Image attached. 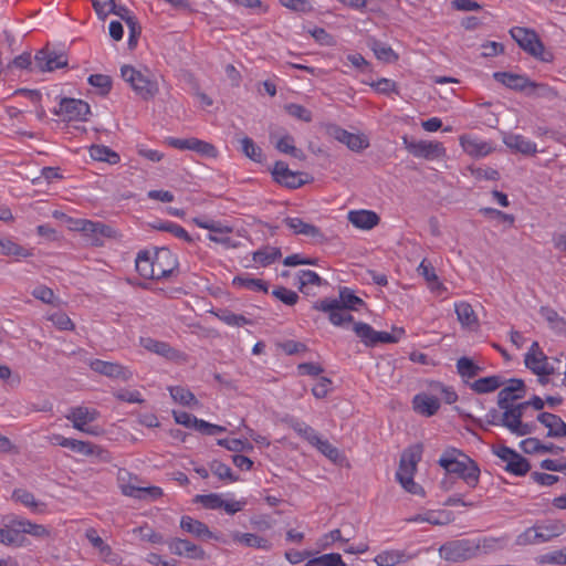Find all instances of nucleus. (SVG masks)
I'll use <instances>...</instances> for the list:
<instances>
[{
    "label": "nucleus",
    "mask_w": 566,
    "mask_h": 566,
    "mask_svg": "<svg viewBox=\"0 0 566 566\" xmlns=\"http://www.w3.org/2000/svg\"><path fill=\"white\" fill-rule=\"evenodd\" d=\"M447 473L455 474L462 479L470 488H475L480 479V468L475 461L458 449L446 450L439 461Z\"/></svg>",
    "instance_id": "obj_1"
},
{
    "label": "nucleus",
    "mask_w": 566,
    "mask_h": 566,
    "mask_svg": "<svg viewBox=\"0 0 566 566\" xmlns=\"http://www.w3.org/2000/svg\"><path fill=\"white\" fill-rule=\"evenodd\" d=\"M421 444H415L406 449L401 454L399 468L396 472V479L407 492L424 496L423 488L413 480V475L417 471V464L421 460Z\"/></svg>",
    "instance_id": "obj_2"
},
{
    "label": "nucleus",
    "mask_w": 566,
    "mask_h": 566,
    "mask_svg": "<svg viewBox=\"0 0 566 566\" xmlns=\"http://www.w3.org/2000/svg\"><path fill=\"white\" fill-rule=\"evenodd\" d=\"M120 75L130 85L132 90L145 101L154 98L159 92L158 83L148 70L143 73L132 65H123Z\"/></svg>",
    "instance_id": "obj_3"
},
{
    "label": "nucleus",
    "mask_w": 566,
    "mask_h": 566,
    "mask_svg": "<svg viewBox=\"0 0 566 566\" xmlns=\"http://www.w3.org/2000/svg\"><path fill=\"white\" fill-rule=\"evenodd\" d=\"M510 34L518 46L531 56L547 63L554 60L553 53L545 50L544 43L534 30L514 27L510 30Z\"/></svg>",
    "instance_id": "obj_4"
},
{
    "label": "nucleus",
    "mask_w": 566,
    "mask_h": 566,
    "mask_svg": "<svg viewBox=\"0 0 566 566\" xmlns=\"http://www.w3.org/2000/svg\"><path fill=\"white\" fill-rule=\"evenodd\" d=\"M478 547L473 538L452 539L439 547V555L447 562L463 563L478 557Z\"/></svg>",
    "instance_id": "obj_5"
},
{
    "label": "nucleus",
    "mask_w": 566,
    "mask_h": 566,
    "mask_svg": "<svg viewBox=\"0 0 566 566\" xmlns=\"http://www.w3.org/2000/svg\"><path fill=\"white\" fill-rule=\"evenodd\" d=\"M526 408H528V406L526 405V401H523L518 403L512 402L501 409L504 410L503 420H506L505 428L517 437L528 436L537 428L535 422L522 421Z\"/></svg>",
    "instance_id": "obj_6"
},
{
    "label": "nucleus",
    "mask_w": 566,
    "mask_h": 566,
    "mask_svg": "<svg viewBox=\"0 0 566 566\" xmlns=\"http://www.w3.org/2000/svg\"><path fill=\"white\" fill-rule=\"evenodd\" d=\"M273 180L289 189H297L308 182V175L302 171H292L287 164L277 160L271 169Z\"/></svg>",
    "instance_id": "obj_7"
},
{
    "label": "nucleus",
    "mask_w": 566,
    "mask_h": 566,
    "mask_svg": "<svg viewBox=\"0 0 566 566\" xmlns=\"http://www.w3.org/2000/svg\"><path fill=\"white\" fill-rule=\"evenodd\" d=\"M67 64L69 59L64 52H56L48 45L39 50L34 55V67L39 72H53L57 69L66 67Z\"/></svg>",
    "instance_id": "obj_8"
},
{
    "label": "nucleus",
    "mask_w": 566,
    "mask_h": 566,
    "mask_svg": "<svg viewBox=\"0 0 566 566\" xmlns=\"http://www.w3.org/2000/svg\"><path fill=\"white\" fill-rule=\"evenodd\" d=\"M85 538L96 551L98 558L112 566H119L123 563V558L119 553L115 552L97 533L94 527H90L85 531Z\"/></svg>",
    "instance_id": "obj_9"
},
{
    "label": "nucleus",
    "mask_w": 566,
    "mask_h": 566,
    "mask_svg": "<svg viewBox=\"0 0 566 566\" xmlns=\"http://www.w3.org/2000/svg\"><path fill=\"white\" fill-rule=\"evenodd\" d=\"M406 149L418 158L436 159L444 156L446 149L442 143L427 140H409L407 136L402 137Z\"/></svg>",
    "instance_id": "obj_10"
},
{
    "label": "nucleus",
    "mask_w": 566,
    "mask_h": 566,
    "mask_svg": "<svg viewBox=\"0 0 566 566\" xmlns=\"http://www.w3.org/2000/svg\"><path fill=\"white\" fill-rule=\"evenodd\" d=\"M90 113L91 108L86 102L67 97L61 99L60 107L55 111L56 115L62 116L67 122L86 120Z\"/></svg>",
    "instance_id": "obj_11"
},
{
    "label": "nucleus",
    "mask_w": 566,
    "mask_h": 566,
    "mask_svg": "<svg viewBox=\"0 0 566 566\" xmlns=\"http://www.w3.org/2000/svg\"><path fill=\"white\" fill-rule=\"evenodd\" d=\"M315 311L324 312L328 314L329 322L335 326H343L345 323L354 322V317L350 314L345 313L336 298L325 297L323 300L313 303Z\"/></svg>",
    "instance_id": "obj_12"
},
{
    "label": "nucleus",
    "mask_w": 566,
    "mask_h": 566,
    "mask_svg": "<svg viewBox=\"0 0 566 566\" xmlns=\"http://www.w3.org/2000/svg\"><path fill=\"white\" fill-rule=\"evenodd\" d=\"M178 262L174 254L167 248L157 249L154 254V277L161 280L171 275L177 268Z\"/></svg>",
    "instance_id": "obj_13"
},
{
    "label": "nucleus",
    "mask_w": 566,
    "mask_h": 566,
    "mask_svg": "<svg viewBox=\"0 0 566 566\" xmlns=\"http://www.w3.org/2000/svg\"><path fill=\"white\" fill-rule=\"evenodd\" d=\"M506 386L497 394V406L500 409L507 405L521 400L526 395V386L524 380L518 378L505 379Z\"/></svg>",
    "instance_id": "obj_14"
},
{
    "label": "nucleus",
    "mask_w": 566,
    "mask_h": 566,
    "mask_svg": "<svg viewBox=\"0 0 566 566\" xmlns=\"http://www.w3.org/2000/svg\"><path fill=\"white\" fill-rule=\"evenodd\" d=\"M166 544L169 552L174 555L199 560L206 558V552L199 545L188 539L172 537L167 539Z\"/></svg>",
    "instance_id": "obj_15"
},
{
    "label": "nucleus",
    "mask_w": 566,
    "mask_h": 566,
    "mask_svg": "<svg viewBox=\"0 0 566 566\" xmlns=\"http://www.w3.org/2000/svg\"><path fill=\"white\" fill-rule=\"evenodd\" d=\"M90 367L95 373L114 379L128 381L133 377V373L127 367L117 363L94 359L90 363Z\"/></svg>",
    "instance_id": "obj_16"
},
{
    "label": "nucleus",
    "mask_w": 566,
    "mask_h": 566,
    "mask_svg": "<svg viewBox=\"0 0 566 566\" xmlns=\"http://www.w3.org/2000/svg\"><path fill=\"white\" fill-rule=\"evenodd\" d=\"M328 133L335 139L345 144L353 151H360L369 146V142L364 135L349 133L337 125L329 126Z\"/></svg>",
    "instance_id": "obj_17"
},
{
    "label": "nucleus",
    "mask_w": 566,
    "mask_h": 566,
    "mask_svg": "<svg viewBox=\"0 0 566 566\" xmlns=\"http://www.w3.org/2000/svg\"><path fill=\"white\" fill-rule=\"evenodd\" d=\"M81 230L83 231L84 234L86 235H90L92 239H91V242L92 244L94 245H103V239L104 238H115L116 237V231L103 223V222H94V221H91V220H81Z\"/></svg>",
    "instance_id": "obj_18"
},
{
    "label": "nucleus",
    "mask_w": 566,
    "mask_h": 566,
    "mask_svg": "<svg viewBox=\"0 0 566 566\" xmlns=\"http://www.w3.org/2000/svg\"><path fill=\"white\" fill-rule=\"evenodd\" d=\"M536 419L547 428V438L560 439L566 437V423L559 416L543 411L537 415Z\"/></svg>",
    "instance_id": "obj_19"
},
{
    "label": "nucleus",
    "mask_w": 566,
    "mask_h": 566,
    "mask_svg": "<svg viewBox=\"0 0 566 566\" xmlns=\"http://www.w3.org/2000/svg\"><path fill=\"white\" fill-rule=\"evenodd\" d=\"M180 528L196 538L207 541L217 538L209 527L201 521L195 520L189 515H184L180 518Z\"/></svg>",
    "instance_id": "obj_20"
},
{
    "label": "nucleus",
    "mask_w": 566,
    "mask_h": 566,
    "mask_svg": "<svg viewBox=\"0 0 566 566\" xmlns=\"http://www.w3.org/2000/svg\"><path fill=\"white\" fill-rule=\"evenodd\" d=\"M460 143L464 151L472 157H484L494 150L492 143L470 136H461Z\"/></svg>",
    "instance_id": "obj_21"
},
{
    "label": "nucleus",
    "mask_w": 566,
    "mask_h": 566,
    "mask_svg": "<svg viewBox=\"0 0 566 566\" xmlns=\"http://www.w3.org/2000/svg\"><path fill=\"white\" fill-rule=\"evenodd\" d=\"M349 222L363 230H370L379 223V217L370 210H353L348 212Z\"/></svg>",
    "instance_id": "obj_22"
},
{
    "label": "nucleus",
    "mask_w": 566,
    "mask_h": 566,
    "mask_svg": "<svg viewBox=\"0 0 566 566\" xmlns=\"http://www.w3.org/2000/svg\"><path fill=\"white\" fill-rule=\"evenodd\" d=\"M493 77L499 83L515 91H524L530 87L531 84H533V82L527 76L510 72H495Z\"/></svg>",
    "instance_id": "obj_23"
},
{
    "label": "nucleus",
    "mask_w": 566,
    "mask_h": 566,
    "mask_svg": "<svg viewBox=\"0 0 566 566\" xmlns=\"http://www.w3.org/2000/svg\"><path fill=\"white\" fill-rule=\"evenodd\" d=\"M412 405L415 411L426 417L433 416L440 408V401L437 397L423 392L413 397Z\"/></svg>",
    "instance_id": "obj_24"
},
{
    "label": "nucleus",
    "mask_w": 566,
    "mask_h": 566,
    "mask_svg": "<svg viewBox=\"0 0 566 566\" xmlns=\"http://www.w3.org/2000/svg\"><path fill=\"white\" fill-rule=\"evenodd\" d=\"M284 222L295 234H303L318 240L324 239V234L319 228L303 221L301 218L289 217L284 219Z\"/></svg>",
    "instance_id": "obj_25"
},
{
    "label": "nucleus",
    "mask_w": 566,
    "mask_h": 566,
    "mask_svg": "<svg viewBox=\"0 0 566 566\" xmlns=\"http://www.w3.org/2000/svg\"><path fill=\"white\" fill-rule=\"evenodd\" d=\"M539 541L542 543L549 542L551 539L560 536L566 531V525L559 521H547L542 524H535Z\"/></svg>",
    "instance_id": "obj_26"
},
{
    "label": "nucleus",
    "mask_w": 566,
    "mask_h": 566,
    "mask_svg": "<svg viewBox=\"0 0 566 566\" xmlns=\"http://www.w3.org/2000/svg\"><path fill=\"white\" fill-rule=\"evenodd\" d=\"M504 144L516 153L523 155H534L537 153L536 144L526 139L522 135L510 134L504 137Z\"/></svg>",
    "instance_id": "obj_27"
},
{
    "label": "nucleus",
    "mask_w": 566,
    "mask_h": 566,
    "mask_svg": "<svg viewBox=\"0 0 566 566\" xmlns=\"http://www.w3.org/2000/svg\"><path fill=\"white\" fill-rule=\"evenodd\" d=\"M97 412L95 410H88L86 407L72 408L70 413L66 416L69 420L73 422V427L80 431L88 432L85 429V424L96 419Z\"/></svg>",
    "instance_id": "obj_28"
},
{
    "label": "nucleus",
    "mask_w": 566,
    "mask_h": 566,
    "mask_svg": "<svg viewBox=\"0 0 566 566\" xmlns=\"http://www.w3.org/2000/svg\"><path fill=\"white\" fill-rule=\"evenodd\" d=\"M140 345L145 349L166 358L172 359L177 356V350L172 348L168 343L157 340L151 337H142Z\"/></svg>",
    "instance_id": "obj_29"
},
{
    "label": "nucleus",
    "mask_w": 566,
    "mask_h": 566,
    "mask_svg": "<svg viewBox=\"0 0 566 566\" xmlns=\"http://www.w3.org/2000/svg\"><path fill=\"white\" fill-rule=\"evenodd\" d=\"M524 364L537 376H551L554 374V367L548 364L547 356L545 354L543 360L533 354H525Z\"/></svg>",
    "instance_id": "obj_30"
},
{
    "label": "nucleus",
    "mask_w": 566,
    "mask_h": 566,
    "mask_svg": "<svg viewBox=\"0 0 566 566\" xmlns=\"http://www.w3.org/2000/svg\"><path fill=\"white\" fill-rule=\"evenodd\" d=\"M232 539L248 547H254L263 551H269L272 546L269 539L252 533L234 532L232 533Z\"/></svg>",
    "instance_id": "obj_31"
},
{
    "label": "nucleus",
    "mask_w": 566,
    "mask_h": 566,
    "mask_svg": "<svg viewBox=\"0 0 566 566\" xmlns=\"http://www.w3.org/2000/svg\"><path fill=\"white\" fill-rule=\"evenodd\" d=\"M505 385V378L500 375H492L480 378L471 384V389L476 394H488Z\"/></svg>",
    "instance_id": "obj_32"
},
{
    "label": "nucleus",
    "mask_w": 566,
    "mask_h": 566,
    "mask_svg": "<svg viewBox=\"0 0 566 566\" xmlns=\"http://www.w3.org/2000/svg\"><path fill=\"white\" fill-rule=\"evenodd\" d=\"M336 302L343 310L347 311H357L359 306L366 305V303L347 286L339 287V297L336 298Z\"/></svg>",
    "instance_id": "obj_33"
},
{
    "label": "nucleus",
    "mask_w": 566,
    "mask_h": 566,
    "mask_svg": "<svg viewBox=\"0 0 566 566\" xmlns=\"http://www.w3.org/2000/svg\"><path fill=\"white\" fill-rule=\"evenodd\" d=\"M452 521L451 512L440 511L433 512L429 511L424 514H417L408 520V522H427L432 525H446Z\"/></svg>",
    "instance_id": "obj_34"
},
{
    "label": "nucleus",
    "mask_w": 566,
    "mask_h": 566,
    "mask_svg": "<svg viewBox=\"0 0 566 566\" xmlns=\"http://www.w3.org/2000/svg\"><path fill=\"white\" fill-rule=\"evenodd\" d=\"M369 48L375 53L376 57L386 63H395L398 61V54L391 49V46L380 42L379 40L371 39L368 42Z\"/></svg>",
    "instance_id": "obj_35"
},
{
    "label": "nucleus",
    "mask_w": 566,
    "mask_h": 566,
    "mask_svg": "<svg viewBox=\"0 0 566 566\" xmlns=\"http://www.w3.org/2000/svg\"><path fill=\"white\" fill-rule=\"evenodd\" d=\"M507 536L502 537H476L473 538L475 543H479L478 556L480 554H488L497 549H502L507 544Z\"/></svg>",
    "instance_id": "obj_36"
},
{
    "label": "nucleus",
    "mask_w": 566,
    "mask_h": 566,
    "mask_svg": "<svg viewBox=\"0 0 566 566\" xmlns=\"http://www.w3.org/2000/svg\"><path fill=\"white\" fill-rule=\"evenodd\" d=\"M123 494L137 499H158L163 495V490L158 486L136 488L133 485H123Z\"/></svg>",
    "instance_id": "obj_37"
},
{
    "label": "nucleus",
    "mask_w": 566,
    "mask_h": 566,
    "mask_svg": "<svg viewBox=\"0 0 566 566\" xmlns=\"http://www.w3.org/2000/svg\"><path fill=\"white\" fill-rule=\"evenodd\" d=\"M18 517H12L8 521L6 527L0 528V543L6 545L21 544L20 530L18 526Z\"/></svg>",
    "instance_id": "obj_38"
},
{
    "label": "nucleus",
    "mask_w": 566,
    "mask_h": 566,
    "mask_svg": "<svg viewBox=\"0 0 566 566\" xmlns=\"http://www.w3.org/2000/svg\"><path fill=\"white\" fill-rule=\"evenodd\" d=\"M90 155L94 160L105 161L111 165H116L119 163V155L112 150L109 147L104 145H93L90 148Z\"/></svg>",
    "instance_id": "obj_39"
},
{
    "label": "nucleus",
    "mask_w": 566,
    "mask_h": 566,
    "mask_svg": "<svg viewBox=\"0 0 566 566\" xmlns=\"http://www.w3.org/2000/svg\"><path fill=\"white\" fill-rule=\"evenodd\" d=\"M15 526L20 530L21 541H23V534H30L36 538H44L50 535V532L45 526L34 524L25 518L18 517V524Z\"/></svg>",
    "instance_id": "obj_40"
},
{
    "label": "nucleus",
    "mask_w": 566,
    "mask_h": 566,
    "mask_svg": "<svg viewBox=\"0 0 566 566\" xmlns=\"http://www.w3.org/2000/svg\"><path fill=\"white\" fill-rule=\"evenodd\" d=\"M275 148L283 154L291 155L294 158H297L300 160L305 159V154L302 149H298L294 145V138L293 136L285 134L281 138L277 139L275 143Z\"/></svg>",
    "instance_id": "obj_41"
},
{
    "label": "nucleus",
    "mask_w": 566,
    "mask_h": 566,
    "mask_svg": "<svg viewBox=\"0 0 566 566\" xmlns=\"http://www.w3.org/2000/svg\"><path fill=\"white\" fill-rule=\"evenodd\" d=\"M353 329L356 336L367 346L374 347L376 346V335L377 331H375L369 324L364 322H355Z\"/></svg>",
    "instance_id": "obj_42"
},
{
    "label": "nucleus",
    "mask_w": 566,
    "mask_h": 566,
    "mask_svg": "<svg viewBox=\"0 0 566 566\" xmlns=\"http://www.w3.org/2000/svg\"><path fill=\"white\" fill-rule=\"evenodd\" d=\"M136 270L140 276L153 280L154 277V258L150 252L140 251L136 258Z\"/></svg>",
    "instance_id": "obj_43"
},
{
    "label": "nucleus",
    "mask_w": 566,
    "mask_h": 566,
    "mask_svg": "<svg viewBox=\"0 0 566 566\" xmlns=\"http://www.w3.org/2000/svg\"><path fill=\"white\" fill-rule=\"evenodd\" d=\"M455 313L462 326L471 327L478 324V317L468 302L457 303Z\"/></svg>",
    "instance_id": "obj_44"
},
{
    "label": "nucleus",
    "mask_w": 566,
    "mask_h": 566,
    "mask_svg": "<svg viewBox=\"0 0 566 566\" xmlns=\"http://www.w3.org/2000/svg\"><path fill=\"white\" fill-rule=\"evenodd\" d=\"M290 427L303 439L308 441L312 446H315L319 442V436L317 432L308 424L297 420H291Z\"/></svg>",
    "instance_id": "obj_45"
},
{
    "label": "nucleus",
    "mask_w": 566,
    "mask_h": 566,
    "mask_svg": "<svg viewBox=\"0 0 566 566\" xmlns=\"http://www.w3.org/2000/svg\"><path fill=\"white\" fill-rule=\"evenodd\" d=\"M504 469L514 475L523 476L530 471L531 464L526 458L515 452L514 457Z\"/></svg>",
    "instance_id": "obj_46"
},
{
    "label": "nucleus",
    "mask_w": 566,
    "mask_h": 566,
    "mask_svg": "<svg viewBox=\"0 0 566 566\" xmlns=\"http://www.w3.org/2000/svg\"><path fill=\"white\" fill-rule=\"evenodd\" d=\"M232 284L252 291H260L264 293H268L269 291L268 283L261 279H254L249 276H235L232 281Z\"/></svg>",
    "instance_id": "obj_47"
},
{
    "label": "nucleus",
    "mask_w": 566,
    "mask_h": 566,
    "mask_svg": "<svg viewBox=\"0 0 566 566\" xmlns=\"http://www.w3.org/2000/svg\"><path fill=\"white\" fill-rule=\"evenodd\" d=\"M0 254L28 258L32 255V252L9 239H0Z\"/></svg>",
    "instance_id": "obj_48"
},
{
    "label": "nucleus",
    "mask_w": 566,
    "mask_h": 566,
    "mask_svg": "<svg viewBox=\"0 0 566 566\" xmlns=\"http://www.w3.org/2000/svg\"><path fill=\"white\" fill-rule=\"evenodd\" d=\"M241 150L242 153L251 160L255 163L263 161V151L261 147H259L252 138L244 136L240 139Z\"/></svg>",
    "instance_id": "obj_49"
},
{
    "label": "nucleus",
    "mask_w": 566,
    "mask_h": 566,
    "mask_svg": "<svg viewBox=\"0 0 566 566\" xmlns=\"http://www.w3.org/2000/svg\"><path fill=\"white\" fill-rule=\"evenodd\" d=\"M281 250L274 247H266L253 252V261L266 266L281 258Z\"/></svg>",
    "instance_id": "obj_50"
},
{
    "label": "nucleus",
    "mask_w": 566,
    "mask_h": 566,
    "mask_svg": "<svg viewBox=\"0 0 566 566\" xmlns=\"http://www.w3.org/2000/svg\"><path fill=\"white\" fill-rule=\"evenodd\" d=\"M457 369L459 375L463 378H474L482 371L480 366L465 356L458 359Z\"/></svg>",
    "instance_id": "obj_51"
},
{
    "label": "nucleus",
    "mask_w": 566,
    "mask_h": 566,
    "mask_svg": "<svg viewBox=\"0 0 566 566\" xmlns=\"http://www.w3.org/2000/svg\"><path fill=\"white\" fill-rule=\"evenodd\" d=\"M169 392H170L171 398L175 401H177L184 406H190L191 403L198 405V400L195 397V395L190 390H188L181 386L169 387Z\"/></svg>",
    "instance_id": "obj_52"
},
{
    "label": "nucleus",
    "mask_w": 566,
    "mask_h": 566,
    "mask_svg": "<svg viewBox=\"0 0 566 566\" xmlns=\"http://www.w3.org/2000/svg\"><path fill=\"white\" fill-rule=\"evenodd\" d=\"M305 566H345V563L338 553H329L307 560Z\"/></svg>",
    "instance_id": "obj_53"
},
{
    "label": "nucleus",
    "mask_w": 566,
    "mask_h": 566,
    "mask_svg": "<svg viewBox=\"0 0 566 566\" xmlns=\"http://www.w3.org/2000/svg\"><path fill=\"white\" fill-rule=\"evenodd\" d=\"M418 273L422 275L429 284H431V290L443 287L442 284L438 282V275L436 274L434 268L426 259H423L419 264Z\"/></svg>",
    "instance_id": "obj_54"
},
{
    "label": "nucleus",
    "mask_w": 566,
    "mask_h": 566,
    "mask_svg": "<svg viewBox=\"0 0 566 566\" xmlns=\"http://www.w3.org/2000/svg\"><path fill=\"white\" fill-rule=\"evenodd\" d=\"M209 469L220 480H228L229 482H237L239 480V476L233 474L231 468L221 461L213 460L210 462Z\"/></svg>",
    "instance_id": "obj_55"
},
{
    "label": "nucleus",
    "mask_w": 566,
    "mask_h": 566,
    "mask_svg": "<svg viewBox=\"0 0 566 566\" xmlns=\"http://www.w3.org/2000/svg\"><path fill=\"white\" fill-rule=\"evenodd\" d=\"M539 565H566V547L556 549L537 557Z\"/></svg>",
    "instance_id": "obj_56"
},
{
    "label": "nucleus",
    "mask_w": 566,
    "mask_h": 566,
    "mask_svg": "<svg viewBox=\"0 0 566 566\" xmlns=\"http://www.w3.org/2000/svg\"><path fill=\"white\" fill-rule=\"evenodd\" d=\"M190 150L207 158H216L218 156V150L214 145L195 137H192Z\"/></svg>",
    "instance_id": "obj_57"
},
{
    "label": "nucleus",
    "mask_w": 566,
    "mask_h": 566,
    "mask_svg": "<svg viewBox=\"0 0 566 566\" xmlns=\"http://www.w3.org/2000/svg\"><path fill=\"white\" fill-rule=\"evenodd\" d=\"M87 82L98 88L102 96H106L112 90V78L105 74H92L88 76Z\"/></svg>",
    "instance_id": "obj_58"
},
{
    "label": "nucleus",
    "mask_w": 566,
    "mask_h": 566,
    "mask_svg": "<svg viewBox=\"0 0 566 566\" xmlns=\"http://www.w3.org/2000/svg\"><path fill=\"white\" fill-rule=\"evenodd\" d=\"M193 502L202 504L208 510H218L221 509L223 499L217 493L198 494L195 496Z\"/></svg>",
    "instance_id": "obj_59"
},
{
    "label": "nucleus",
    "mask_w": 566,
    "mask_h": 566,
    "mask_svg": "<svg viewBox=\"0 0 566 566\" xmlns=\"http://www.w3.org/2000/svg\"><path fill=\"white\" fill-rule=\"evenodd\" d=\"M504 411L501 413L497 409L492 408L485 415L484 420H474L482 429H486V426H503L505 427Z\"/></svg>",
    "instance_id": "obj_60"
},
{
    "label": "nucleus",
    "mask_w": 566,
    "mask_h": 566,
    "mask_svg": "<svg viewBox=\"0 0 566 566\" xmlns=\"http://www.w3.org/2000/svg\"><path fill=\"white\" fill-rule=\"evenodd\" d=\"M272 295L280 300L282 303L289 306H293L298 301V295L296 292L289 290L284 286H277L272 291Z\"/></svg>",
    "instance_id": "obj_61"
},
{
    "label": "nucleus",
    "mask_w": 566,
    "mask_h": 566,
    "mask_svg": "<svg viewBox=\"0 0 566 566\" xmlns=\"http://www.w3.org/2000/svg\"><path fill=\"white\" fill-rule=\"evenodd\" d=\"M314 447H316L318 451H321L334 463H338L343 458L339 450L332 446L327 440L319 439V442H317Z\"/></svg>",
    "instance_id": "obj_62"
},
{
    "label": "nucleus",
    "mask_w": 566,
    "mask_h": 566,
    "mask_svg": "<svg viewBox=\"0 0 566 566\" xmlns=\"http://www.w3.org/2000/svg\"><path fill=\"white\" fill-rule=\"evenodd\" d=\"M539 535L537 534L535 525L526 528L523 533L517 535L515 544L517 546H527L533 544L542 543L539 541Z\"/></svg>",
    "instance_id": "obj_63"
},
{
    "label": "nucleus",
    "mask_w": 566,
    "mask_h": 566,
    "mask_svg": "<svg viewBox=\"0 0 566 566\" xmlns=\"http://www.w3.org/2000/svg\"><path fill=\"white\" fill-rule=\"evenodd\" d=\"M285 109L289 115L300 120H303L305 123H310L312 120V112L300 104H287L285 105Z\"/></svg>",
    "instance_id": "obj_64"
}]
</instances>
